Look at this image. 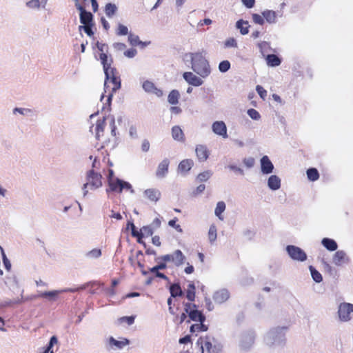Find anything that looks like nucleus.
<instances>
[{"instance_id":"8fccbe9b","label":"nucleus","mask_w":353,"mask_h":353,"mask_svg":"<svg viewBox=\"0 0 353 353\" xmlns=\"http://www.w3.org/2000/svg\"><path fill=\"white\" fill-rule=\"evenodd\" d=\"M134 316H123L118 319V321L119 323L123 324H127L128 325H132L134 321Z\"/></svg>"},{"instance_id":"1a4fd4ad","label":"nucleus","mask_w":353,"mask_h":353,"mask_svg":"<svg viewBox=\"0 0 353 353\" xmlns=\"http://www.w3.org/2000/svg\"><path fill=\"white\" fill-rule=\"evenodd\" d=\"M183 79L190 85L199 87L203 84V81L198 74L192 72H185L183 74Z\"/></svg>"},{"instance_id":"c03bdc74","label":"nucleus","mask_w":353,"mask_h":353,"mask_svg":"<svg viewBox=\"0 0 353 353\" xmlns=\"http://www.w3.org/2000/svg\"><path fill=\"white\" fill-rule=\"evenodd\" d=\"M353 310H338L339 316L342 321H347L350 319V312Z\"/></svg>"},{"instance_id":"a18cd8bd","label":"nucleus","mask_w":353,"mask_h":353,"mask_svg":"<svg viewBox=\"0 0 353 353\" xmlns=\"http://www.w3.org/2000/svg\"><path fill=\"white\" fill-rule=\"evenodd\" d=\"M252 21L254 23L263 26L265 23L264 17L261 14L253 13L252 14Z\"/></svg>"},{"instance_id":"aec40b11","label":"nucleus","mask_w":353,"mask_h":353,"mask_svg":"<svg viewBox=\"0 0 353 353\" xmlns=\"http://www.w3.org/2000/svg\"><path fill=\"white\" fill-rule=\"evenodd\" d=\"M170 161L168 159H164L158 165L156 171V175L157 177L163 178L165 176L168 172V167Z\"/></svg>"},{"instance_id":"a19ab883","label":"nucleus","mask_w":353,"mask_h":353,"mask_svg":"<svg viewBox=\"0 0 353 353\" xmlns=\"http://www.w3.org/2000/svg\"><path fill=\"white\" fill-rule=\"evenodd\" d=\"M127 344H128V341L127 339H125L124 341H117L114 339L113 337L110 338V345L111 346H115L121 349Z\"/></svg>"},{"instance_id":"6e6552de","label":"nucleus","mask_w":353,"mask_h":353,"mask_svg":"<svg viewBox=\"0 0 353 353\" xmlns=\"http://www.w3.org/2000/svg\"><path fill=\"white\" fill-rule=\"evenodd\" d=\"M4 283L6 285L14 294H21L23 290L19 284L17 276L13 274H9L5 277Z\"/></svg>"},{"instance_id":"5fc2aeb1","label":"nucleus","mask_w":353,"mask_h":353,"mask_svg":"<svg viewBox=\"0 0 353 353\" xmlns=\"http://www.w3.org/2000/svg\"><path fill=\"white\" fill-rule=\"evenodd\" d=\"M123 190H130V193L132 194L134 193V190H133L131 184L128 182L121 180V192H122Z\"/></svg>"},{"instance_id":"49530a36","label":"nucleus","mask_w":353,"mask_h":353,"mask_svg":"<svg viewBox=\"0 0 353 353\" xmlns=\"http://www.w3.org/2000/svg\"><path fill=\"white\" fill-rule=\"evenodd\" d=\"M116 33L119 36H124V35H127V34L129 35V34H130L128 32V27L121 23L118 24V28H117Z\"/></svg>"},{"instance_id":"c85d7f7f","label":"nucleus","mask_w":353,"mask_h":353,"mask_svg":"<svg viewBox=\"0 0 353 353\" xmlns=\"http://www.w3.org/2000/svg\"><path fill=\"white\" fill-rule=\"evenodd\" d=\"M226 205L224 201H219L216 203V206L214 210V214L216 216L218 217V219L221 221H223L224 219V216L223 215V213L225 210Z\"/></svg>"},{"instance_id":"f03ea898","label":"nucleus","mask_w":353,"mask_h":353,"mask_svg":"<svg viewBox=\"0 0 353 353\" xmlns=\"http://www.w3.org/2000/svg\"><path fill=\"white\" fill-rule=\"evenodd\" d=\"M107 94H108L104 92L101 97V101L103 103L102 112H104L105 115L102 119L97 120L94 129L95 137L97 140L100 141L104 138V140L102 141L103 144V147L108 145L111 141V138L115 141L117 136V127L115 125L114 117L110 114L106 115V113H108L110 110V106L108 109L107 108Z\"/></svg>"},{"instance_id":"9d476101","label":"nucleus","mask_w":353,"mask_h":353,"mask_svg":"<svg viewBox=\"0 0 353 353\" xmlns=\"http://www.w3.org/2000/svg\"><path fill=\"white\" fill-rule=\"evenodd\" d=\"M212 130L217 136L223 139L228 137L227 132V126L223 121H216L212 124Z\"/></svg>"},{"instance_id":"0e129e2a","label":"nucleus","mask_w":353,"mask_h":353,"mask_svg":"<svg viewBox=\"0 0 353 353\" xmlns=\"http://www.w3.org/2000/svg\"><path fill=\"white\" fill-rule=\"evenodd\" d=\"M228 168H230V170H233L236 172H238L241 175H243L244 174V171L243 169H241V168H239L237 167L236 165H230L228 166Z\"/></svg>"},{"instance_id":"2eb2a0df","label":"nucleus","mask_w":353,"mask_h":353,"mask_svg":"<svg viewBox=\"0 0 353 353\" xmlns=\"http://www.w3.org/2000/svg\"><path fill=\"white\" fill-rule=\"evenodd\" d=\"M262 15L264 17L265 22L275 24L278 22V18L282 17V13L279 14L274 10L265 9L262 12Z\"/></svg>"},{"instance_id":"680f3d73","label":"nucleus","mask_w":353,"mask_h":353,"mask_svg":"<svg viewBox=\"0 0 353 353\" xmlns=\"http://www.w3.org/2000/svg\"><path fill=\"white\" fill-rule=\"evenodd\" d=\"M242 3L247 8H252L255 5V0H241Z\"/></svg>"},{"instance_id":"f3484780","label":"nucleus","mask_w":353,"mask_h":353,"mask_svg":"<svg viewBox=\"0 0 353 353\" xmlns=\"http://www.w3.org/2000/svg\"><path fill=\"white\" fill-rule=\"evenodd\" d=\"M196 155L199 161H205L209 157V150L205 145H197L195 148Z\"/></svg>"},{"instance_id":"f257e3e1","label":"nucleus","mask_w":353,"mask_h":353,"mask_svg":"<svg viewBox=\"0 0 353 353\" xmlns=\"http://www.w3.org/2000/svg\"><path fill=\"white\" fill-rule=\"evenodd\" d=\"M97 49L101 52L99 59L103 65L105 79L104 83L105 92L107 93V104L108 109L110 107V101L113 97V94L116 92L121 88V79L118 75L116 68L112 66V59L108 57L104 52L107 50L108 46L102 43L97 42Z\"/></svg>"},{"instance_id":"2f4dec72","label":"nucleus","mask_w":353,"mask_h":353,"mask_svg":"<svg viewBox=\"0 0 353 353\" xmlns=\"http://www.w3.org/2000/svg\"><path fill=\"white\" fill-rule=\"evenodd\" d=\"M267 64L271 67H276L281 64V59L275 54H269L266 57Z\"/></svg>"},{"instance_id":"ea45409f","label":"nucleus","mask_w":353,"mask_h":353,"mask_svg":"<svg viewBox=\"0 0 353 353\" xmlns=\"http://www.w3.org/2000/svg\"><path fill=\"white\" fill-rule=\"evenodd\" d=\"M309 270L313 280L316 283H320L323 280L321 274L317 271L312 265L309 266Z\"/></svg>"},{"instance_id":"39448f33","label":"nucleus","mask_w":353,"mask_h":353,"mask_svg":"<svg viewBox=\"0 0 353 353\" xmlns=\"http://www.w3.org/2000/svg\"><path fill=\"white\" fill-rule=\"evenodd\" d=\"M86 179L87 182L82 187L83 197L86 196L88 193V186L91 190H96L102 186L101 175L94 170L88 172Z\"/></svg>"},{"instance_id":"a878e982","label":"nucleus","mask_w":353,"mask_h":353,"mask_svg":"<svg viewBox=\"0 0 353 353\" xmlns=\"http://www.w3.org/2000/svg\"><path fill=\"white\" fill-rule=\"evenodd\" d=\"M108 185L110 191L121 192V180L118 178L108 179Z\"/></svg>"},{"instance_id":"7c9ffc66","label":"nucleus","mask_w":353,"mask_h":353,"mask_svg":"<svg viewBox=\"0 0 353 353\" xmlns=\"http://www.w3.org/2000/svg\"><path fill=\"white\" fill-rule=\"evenodd\" d=\"M180 93L177 90H172L168 94V101L172 105H176L179 103Z\"/></svg>"},{"instance_id":"338daca9","label":"nucleus","mask_w":353,"mask_h":353,"mask_svg":"<svg viewBox=\"0 0 353 353\" xmlns=\"http://www.w3.org/2000/svg\"><path fill=\"white\" fill-rule=\"evenodd\" d=\"M125 47V45L123 43H114L113 44V48L117 51H122Z\"/></svg>"},{"instance_id":"72a5a7b5","label":"nucleus","mask_w":353,"mask_h":353,"mask_svg":"<svg viewBox=\"0 0 353 353\" xmlns=\"http://www.w3.org/2000/svg\"><path fill=\"white\" fill-rule=\"evenodd\" d=\"M128 41L130 45L137 46L139 45H142L143 46H146L148 45L147 43H143L139 40V36L134 34L132 33H130L128 35Z\"/></svg>"},{"instance_id":"603ef678","label":"nucleus","mask_w":353,"mask_h":353,"mask_svg":"<svg viewBox=\"0 0 353 353\" xmlns=\"http://www.w3.org/2000/svg\"><path fill=\"white\" fill-rule=\"evenodd\" d=\"M92 285H98L99 287L101 288L102 290H104L105 292L108 295L112 296L115 294V291L114 290V288H112V287L110 288H105L103 283H94Z\"/></svg>"},{"instance_id":"864d4df0","label":"nucleus","mask_w":353,"mask_h":353,"mask_svg":"<svg viewBox=\"0 0 353 353\" xmlns=\"http://www.w3.org/2000/svg\"><path fill=\"white\" fill-rule=\"evenodd\" d=\"M225 48H237V42L234 38H229L224 43Z\"/></svg>"},{"instance_id":"4c0bfd02","label":"nucleus","mask_w":353,"mask_h":353,"mask_svg":"<svg viewBox=\"0 0 353 353\" xmlns=\"http://www.w3.org/2000/svg\"><path fill=\"white\" fill-rule=\"evenodd\" d=\"M186 298L190 301H193L195 299V285L193 283H190L188 285L186 290Z\"/></svg>"},{"instance_id":"a211bd4d","label":"nucleus","mask_w":353,"mask_h":353,"mask_svg":"<svg viewBox=\"0 0 353 353\" xmlns=\"http://www.w3.org/2000/svg\"><path fill=\"white\" fill-rule=\"evenodd\" d=\"M230 297V292L227 289L223 288L216 291L213 295V299L216 303H222Z\"/></svg>"},{"instance_id":"e2e57ef3","label":"nucleus","mask_w":353,"mask_h":353,"mask_svg":"<svg viewBox=\"0 0 353 353\" xmlns=\"http://www.w3.org/2000/svg\"><path fill=\"white\" fill-rule=\"evenodd\" d=\"M172 253L170 254H165L161 257H159L157 260H162L163 261L165 262H172Z\"/></svg>"},{"instance_id":"69168bd1","label":"nucleus","mask_w":353,"mask_h":353,"mask_svg":"<svg viewBox=\"0 0 353 353\" xmlns=\"http://www.w3.org/2000/svg\"><path fill=\"white\" fill-rule=\"evenodd\" d=\"M3 262L4 264V266L7 270H10L11 268V263L10 261L7 259L5 254L3 252Z\"/></svg>"},{"instance_id":"473e14b6","label":"nucleus","mask_w":353,"mask_h":353,"mask_svg":"<svg viewBox=\"0 0 353 353\" xmlns=\"http://www.w3.org/2000/svg\"><path fill=\"white\" fill-rule=\"evenodd\" d=\"M208 236V240L211 244H213L216 240L217 229L215 225L212 224L210 226Z\"/></svg>"},{"instance_id":"f8f14e48","label":"nucleus","mask_w":353,"mask_h":353,"mask_svg":"<svg viewBox=\"0 0 353 353\" xmlns=\"http://www.w3.org/2000/svg\"><path fill=\"white\" fill-rule=\"evenodd\" d=\"M143 196L146 200L156 203L160 200L161 193L157 188H148L143 190Z\"/></svg>"},{"instance_id":"37998d69","label":"nucleus","mask_w":353,"mask_h":353,"mask_svg":"<svg viewBox=\"0 0 353 353\" xmlns=\"http://www.w3.org/2000/svg\"><path fill=\"white\" fill-rule=\"evenodd\" d=\"M230 67L231 64L228 60L221 61L218 66L219 70L223 73L228 72L230 69Z\"/></svg>"},{"instance_id":"c756f323","label":"nucleus","mask_w":353,"mask_h":353,"mask_svg":"<svg viewBox=\"0 0 353 353\" xmlns=\"http://www.w3.org/2000/svg\"><path fill=\"white\" fill-rule=\"evenodd\" d=\"M117 6L114 3H108L105 6V13L109 18H112L117 13Z\"/></svg>"},{"instance_id":"09e8293b","label":"nucleus","mask_w":353,"mask_h":353,"mask_svg":"<svg viewBox=\"0 0 353 353\" xmlns=\"http://www.w3.org/2000/svg\"><path fill=\"white\" fill-rule=\"evenodd\" d=\"M178 219L176 217L168 221V225L175 229L178 232L182 233L183 230L179 224H177Z\"/></svg>"},{"instance_id":"3c124183","label":"nucleus","mask_w":353,"mask_h":353,"mask_svg":"<svg viewBox=\"0 0 353 353\" xmlns=\"http://www.w3.org/2000/svg\"><path fill=\"white\" fill-rule=\"evenodd\" d=\"M212 172L209 170L203 172L197 176V179L199 181L203 182L208 181L212 176Z\"/></svg>"},{"instance_id":"6ab92c4d","label":"nucleus","mask_w":353,"mask_h":353,"mask_svg":"<svg viewBox=\"0 0 353 353\" xmlns=\"http://www.w3.org/2000/svg\"><path fill=\"white\" fill-rule=\"evenodd\" d=\"M194 161L192 159H186L182 160L178 165V172L183 174H186L193 167Z\"/></svg>"},{"instance_id":"393cba45","label":"nucleus","mask_w":353,"mask_h":353,"mask_svg":"<svg viewBox=\"0 0 353 353\" xmlns=\"http://www.w3.org/2000/svg\"><path fill=\"white\" fill-rule=\"evenodd\" d=\"M172 263L176 266L181 265L184 263L185 259V256H184L183 252L179 250H176L172 253Z\"/></svg>"},{"instance_id":"4be33fe9","label":"nucleus","mask_w":353,"mask_h":353,"mask_svg":"<svg viewBox=\"0 0 353 353\" xmlns=\"http://www.w3.org/2000/svg\"><path fill=\"white\" fill-rule=\"evenodd\" d=\"M281 179L276 175H271L268 179V186L273 191L279 190L281 188Z\"/></svg>"},{"instance_id":"de8ad7c7","label":"nucleus","mask_w":353,"mask_h":353,"mask_svg":"<svg viewBox=\"0 0 353 353\" xmlns=\"http://www.w3.org/2000/svg\"><path fill=\"white\" fill-rule=\"evenodd\" d=\"M248 116L254 121H259L261 119L260 113L255 109L250 108L247 111Z\"/></svg>"},{"instance_id":"13d9d810","label":"nucleus","mask_w":353,"mask_h":353,"mask_svg":"<svg viewBox=\"0 0 353 353\" xmlns=\"http://www.w3.org/2000/svg\"><path fill=\"white\" fill-rule=\"evenodd\" d=\"M129 134L132 139H137L138 138L137 129L135 126L132 125L130 127Z\"/></svg>"},{"instance_id":"c9c22d12","label":"nucleus","mask_w":353,"mask_h":353,"mask_svg":"<svg viewBox=\"0 0 353 353\" xmlns=\"http://www.w3.org/2000/svg\"><path fill=\"white\" fill-rule=\"evenodd\" d=\"M154 230L150 225L142 227L139 230L141 239L151 236L154 233Z\"/></svg>"},{"instance_id":"cd10ccee","label":"nucleus","mask_w":353,"mask_h":353,"mask_svg":"<svg viewBox=\"0 0 353 353\" xmlns=\"http://www.w3.org/2000/svg\"><path fill=\"white\" fill-rule=\"evenodd\" d=\"M236 28L239 30L243 35H245L249 32L250 25L248 21L239 19L236 23Z\"/></svg>"},{"instance_id":"052dcab7","label":"nucleus","mask_w":353,"mask_h":353,"mask_svg":"<svg viewBox=\"0 0 353 353\" xmlns=\"http://www.w3.org/2000/svg\"><path fill=\"white\" fill-rule=\"evenodd\" d=\"M161 225V220L160 219V218L157 217L153 220L152 223L150 225L152 226V228L154 230H156V229L160 228Z\"/></svg>"},{"instance_id":"423d86ee","label":"nucleus","mask_w":353,"mask_h":353,"mask_svg":"<svg viewBox=\"0 0 353 353\" xmlns=\"http://www.w3.org/2000/svg\"><path fill=\"white\" fill-rule=\"evenodd\" d=\"M202 353H221V345L213 338L205 336L201 343Z\"/></svg>"},{"instance_id":"4468645a","label":"nucleus","mask_w":353,"mask_h":353,"mask_svg":"<svg viewBox=\"0 0 353 353\" xmlns=\"http://www.w3.org/2000/svg\"><path fill=\"white\" fill-rule=\"evenodd\" d=\"M49 0H28L26 7L30 10L39 11L45 10Z\"/></svg>"},{"instance_id":"e433bc0d","label":"nucleus","mask_w":353,"mask_h":353,"mask_svg":"<svg viewBox=\"0 0 353 353\" xmlns=\"http://www.w3.org/2000/svg\"><path fill=\"white\" fill-rule=\"evenodd\" d=\"M208 329V325L204 324L203 323H195L190 326V331L192 333L194 332H205Z\"/></svg>"},{"instance_id":"774afa93","label":"nucleus","mask_w":353,"mask_h":353,"mask_svg":"<svg viewBox=\"0 0 353 353\" xmlns=\"http://www.w3.org/2000/svg\"><path fill=\"white\" fill-rule=\"evenodd\" d=\"M339 309H353V304L347 303H341Z\"/></svg>"},{"instance_id":"dca6fc26","label":"nucleus","mask_w":353,"mask_h":353,"mask_svg":"<svg viewBox=\"0 0 353 353\" xmlns=\"http://www.w3.org/2000/svg\"><path fill=\"white\" fill-rule=\"evenodd\" d=\"M261 172L263 174H270L274 170V165L270 158L265 155L260 160Z\"/></svg>"},{"instance_id":"5701e85b","label":"nucleus","mask_w":353,"mask_h":353,"mask_svg":"<svg viewBox=\"0 0 353 353\" xmlns=\"http://www.w3.org/2000/svg\"><path fill=\"white\" fill-rule=\"evenodd\" d=\"M322 245L328 251H336L338 248L337 243L332 239L323 238L321 240Z\"/></svg>"},{"instance_id":"6e6d98bb","label":"nucleus","mask_w":353,"mask_h":353,"mask_svg":"<svg viewBox=\"0 0 353 353\" xmlns=\"http://www.w3.org/2000/svg\"><path fill=\"white\" fill-rule=\"evenodd\" d=\"M256 90L260 97L264 100L267 96V91L261 86V85H256Z\"/></svg>"},{"instance_id":"412c9836","label":"nucleus","mask_w":353,"mask_h":353,"mask_svg":"<svg viewBox=\"0 0 353 353\" xmlns=\"http://www.w3.org/2000/svg\"><path fill=\"white\" fill-rule=\"evenodd\" d=\"M172 137L179 142H184L185 140L183 131L179 125H174L172 128Z\"/></svg>"},{"instance_id":"4d7b16f0","label":"nucleus","mask_w":353,"mask_h":353,"mask_svg":"<svg viewBox=\"0 0 353 353\" xmlns=\"http://www.w3.org/2000/svg\"><path fill=\"white\" fill-rule=\"evenodd\" d=\"M243 162L247 168H250L254 166L255 161H254V159L252 157H248V158H245L243 160Z\"/></svg>"},{"instance_id":"bb28decb","label":"nucleus","mask_w":353,"mask_h":353,"mask_svg":"<svg viewBox=\"0 0 353 353\" xmlns=\"http://www.w3.org/2000/svg\"><path fill=\"white\" fill-rule=\"evenodd\" d=\"M78 9L81 11V23L84 25H89L92 19V14L90 12H86L81 6H79Z\"/></svg>"},{"instance_id":"ddd939ff","label":"nucleus","mask_w":353,"mask_h":353,"mask_svg":"<svg viewBox=\"0 0 353 353\" xmlns=\"http://www.w3.org/2000/svg\"><path fill=\"white\" fill-rule=\"evenodd\" d=\"M142 88L147 93L154 94L157 97H161L163 96V91L161 89L157 88L152 81L149 80L144 81L142 83Z\"/></svg>"},{"instance_id":"b1692460","label":"nucleus","mask_w":353,"mask_h":353,"mask_svg":"<svg viewBox=\"0 0 353 353\" xmlns=\"http://www.w3.org/2000/svg\"><path fill=\"white\" fill-rule=\"evenodd\" d=\"M186 312H189V316L193 321L203 323L205 320V316L202 314L201 310H185Z\"/></svg>"},{"instance_id":"0eeeda50","label":"nucleus","mask_w":353,"mask_h":353,"mask_svg":"<svg viewBox=\"0 0 353 353\" xmlns=\"http://www.w3.org/2000/svg\"><path fill=\"white\" fill-rule=\"evenodd\" d=\"M285 250L290 259L294 261L304 262L307 259L305 252L298 246L289 245Z\"/></svg>"},{"instance_id":"9b49d317","label":"nucleus","mask_w":353,"mask_h":353,"mask_svg":"<svg viewBox=\"0 0 353 353\" xmlns=\"http://www.w3.org/2000/svg\"><path fill=\"white\" fill-rule=\"evenodd\" d=\"M350 258L343 250H337L332 256V262L336 266H342L350 263Z\"/></svg>"},{"instance_id":"bf43d9fd","label":"nucleus","mask_w":353,"mask_h":353,"mask_svg":"<svg viewBox=\"0 0 353 353\" xmlns=\"http://www.w3.org/2000/svg\"><path fill=\"white\" fill-rule=\"evenodd\" d=\"M137 51L136 49L131 48L124 52V55L128 58H133L137 54Z\"/></svg>"},{"instance_id":"7ed1b4c3","label":"nucleus","mask_w":353,"mask_h":353,"mask_svg":"<svg viewBox=\"0 0 353 353\" xmlns=\"http://www.w3.org/2000/svg\"><path fill=\"white\" fill-rule=\"evenodd\" d=\"M182 59L201 77L206 79L210 75L212 69L204 50L186 52L183 55Z\"/></svg>"},{"instance_id":"79ce46f5","label":"nucleus","mask_w":353,"mask_h":353,"mask_svg":"<svg viewBox=\"0 0 353 353\" xmlns=\"http://www.w3.org/2000/svg\"><path fill=\"white\" fill-rule=\"evenodd\" d=\"M307 176L309 180L312 181H316L319 177V174L316 169L315 168H310L307 170Z\"/></svg>"},{"instance_id":"f704fd0d","label":"nucleus","mask_w":353,"mask_h":353,"mask_svg":"<svg viewBox=\"0 0 353 353\" xmlns=\"http://www.w3.org/2000/svg\"><path fill=\"white\" fill-rule=\"evenodd\" d=\"M102 254L101 250L99 248H94L85 254L86 258L89 259H99Z\"/></svg>"},{"instance_id":"20e7f679","label":"nucleus","mask_w":353,"mask_h":353,"mask_svg":"<svg viewBox=\"0 0 353 353\" xmlns=\"http://www.w3.org/2000/svg\"><path fill=\"white\" fill-rule=\"evenodd\" d=\"M88 284L83 285L78 288H65L60 290H54L50 291L41 292L39 293V296L40 298L49 301V302H55L57 301L62 294L66 292H76L79 290H82L86 288Z\"/></svg>"},{"instance_id":"58836bf2","label":"nucleus","mask_w":353,"mask_h":353,"mask_svg":"<svg viewBox=\"0 0 353 353\" xmlns=\"http://www.w3.org/2000/svg\"><path fill=\"white\" fill-rule=\"evenodd\" d=\"M170 292L171 296L173 297L180 296L182 295V290L178 283H174L170 285Z\"/></svg>"}]
</instances>
